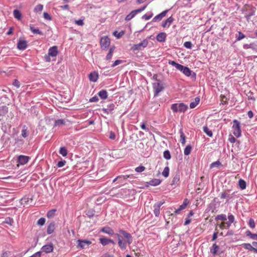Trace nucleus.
<instances>
[{"label": "nucleus", "instance_id": "obj_1", "mask_svg": "<svg viewBox=\"0 0 257 257\" xmlns=\"http://www.w3.org/2000/svg\"><path fill=\"white\" fill-rule=\"evenodd\" d=\"M119 233H116L115 236L117 238L118 246L121 250L126 248L127 244L130 245L133 241L132 235L126 231L120 229Z\"/></svg>", "mask_w": 257, "mask_h": 257}, {"label": "nucleus", "instance_id": "obj_2", "mask_svg": "<svg viewBox=\"0 0 257 257\" xmlns=\"http://www.w3.org/2000/svg\"><path fill=\"white\" fill-rule=\"evenodd\" d=\"M233 135L237 138H239L241 135L240 123L236 119L233 120V125L232 126Z\"/></svg>", "mask_w": 257, "mask_h": 257}, {"label": "nucleus", "instance_id": "obj_3", "mask_svg": "<svg viewBox=\"0 0 257 257\" xmlns=\"http://www.w3.org/2000/svg\"><path fill=\"white\" fill-rule=\"evenodd\" d=\"M187 108V105L183 103H174L171 106V109L174 112H184Z\"/></svg>", "mask_w": 257, "mask_h": 257}, {"label": "nucleus", "instance_id": "obj_4", "mask_svg": "<svg viewBox=\"0 0 257 257\" xmlns=\"http://www.w3.org/2000/svg\"><path fill=\"white\" fill-rule=\"evenodd\" d=\"M58 51L57 47L56 46L50 47L48 50V53L44 57V59L46 62L51 61L50 57H55L58 55Z\"/></svg>", "mask_w": 257, "mask_h": 257}, {"label": "nucleus", "instance_id": "obj_5", "mask_svg": "<svg viewBox=\"0 0 257 257\" xmlns=\"http://www.w3.org/2000/svg\"><path fill=\"white\" fill-rule=\"evenodd\" d=\"M148 40L144 39L141 43L134 45L131 49L134 51L141 50L142 49L146 48L148 46Z\"/></svg>", "mask_w": 257, "mask_h": 257}, {"label": "nucleus", "instance_id": "obj_6", "mask_svg": "<svg viewBox=\"0 0 257 257\" xmlns=\"http://www.w3.org/2000/svg\"><path fill=\"white\" fill-rule=\"evenodd\" d=\"M153 88L154 91V96H157L160 92L164 90V86L163 83L157 82L153 83Z\"/></svg>", "mask_w": 257, "mask_h": 257}, {"label": "nucleus", "instance_id": "obj_7", "mask_svg": "<svg viewBox=\"0 0 257 257\" xmlns=\"http://www.w3.org/2000/svg\"><path fill=\"white\" fill-rule=\"evenodd\" d=\"M146 7L147 5H145L139 9L132 11L128 15L126 16L125 20L127 21H130L131 19L134 18L136 15L145 10Z\"/></svg>", "mask_w": 257, "mask_h": 257}, {"label": "nucleus", "instance_id": "obj_8", "mask_svg": "<svg viewBox=\"0 0 257 257\" xmlns=\"http://www.w3.org/2000/svg\"><path fill=\"white\" fill-rule=\"evenodd\" d=\"M100 45L102 49H105L110 45V39L107 36H104L100 39Z\"/></svg>", "mask_w": 257, "mask_h": 257}, {"label": "nucleus", "instance_id": "obj_9", "mask_svg": "<svg viewBox=\"0 0 257 257\" xmlns=\"http://www.w3.org/2000/svg\"><path fill=\"white\" fill-rule=\"evenodd\" d=\"M28 47V42L24 39H20L17 43V48L20 50H24Z\"/></svg>", "mask_w": 257, "mask_h": 257}, {"label": "nucleus", "instance_id": "obj_10", "mask_svg": "<svg viewBox=\"0 0 257 257\" xmlns=\"http://www.w3.org/2000/svg\"><path fill=\"white\" fill-rule=\"evenodd\" d=\"M164 203V202H158L155 203L154 206V213L156 217H158L160 215V210L161 206Z\"/></svg>", "mask_w": 257, "mask_h": 257}, {"label": "nucleus", "instance_id": "obj_11", "mask_svg": "<svg viewBox=\"0 0 257 257\" xmlns=\"http://www.w3.org/2000/svg\"><path fill=\"white\" fill-rule=\"evenodd\" d=\"M30 158L27 156L20 155L18 157L17 162L21 165L26 164L29 161Z\"/></svg>", "mask_w": 257, "mask_h": 257}, {"label": "nucleus", "instance_id": "obj_12", "mask_svg": "<svg viewBox=\"0 0 257 257\" xmlns=\"http://www.w3.org/2000/svg\"><path fill=\"white\" fill-rule=\"evenodd\" d=\"M53 250V245L52 243H49L44 245L41 248V252H44L45 253H50L52 252Z\"/></svg>", "mask_w": 257, "mask_h": 257}, {"label": "nucleus", "instance_id": "obj_13", "mask_svg": "<svg viewBox=\"0 0 257 257\" xmlns=\"http://www.w3.org/2000/svg\"><path fill=\"white\" fill-rule=\"evenodd\" d=\"M99 75L97 72L93 71L88 75V78L90 81L95 82L97 81Z\"/></svg>", "mask_w": 257, "mask_h": 257}, {"label": "nucleus", "instance_id": "obj_14", "mask_svg": "<svg viewBox=\"0 0 257 257\" xmlns=\"http://www.w3.org/2000/svg\"><path fill=\"white\" fill-rule=\"evenodd\" d=\"M77 242L78 243V246L81 248H84L86 245L88 246L91 243L90 241L87 240L78 239Z\"/></svg>", "mask_w": 257, "mask_h": 257}, {"label": "nucleus", "instance_id": "obj_15", "mask_svg": "<svg viewBox=\"0 0 257 257\" xmlns=\"http://www.w3.org/2000/svg\"><path fill=\"white\" fill-rule=\"evenodd\" d=\"M115 107V104L112 103L108 104L106 108H103L102 110L105 113H109L114 109Z\"/></svg>", "mask_w": 257, "mask_h": 257}, {"label": "nucleus", "instance_id": "obj_16", "mask_svg": "<svg viewBox=\"0 0 257 257\" xmlns=\"http://www.w3.org/2000/svg\"><path fill=\"white\" fill-rule=\"evenodd\" d=\"M173 21V18L172 16H171L169 18H168L166 21L162 23V26L164 28H168L170 27V26L172 23Z\"/></svg>", "mask_w": 257, "mask_h": 257}, {"label": "nucleus", "instance_id": "obj_17", "mask_svg": "<svg viewBox=\"0 0 257 257\" xmlns=\"http://www.w3.org/2000/svg\"><path fill=\"white\" fill-rule=\"evenodd\" d=\"M100 231L108 234L110 235H112L114 234L113 230L108 226H105L102 228L100 230Z\"/></svg>", "mask_w": 257, "mask_h": 257}, {"label": "nucleus", "instance_id": "obj_18", "mask_svg": "<svg viewBox=\"0 0 257 257\" xmlns=\"http://www.w3.org/2000/svg\"><path fill=\"white\" fill-rule=\"evenodd\" d=\"M219 249V246L216 243H215L210 248V252L213 255H215V254H217Z\"/></svg>", "mask_w": 257, "mask_h": 257}, {"label": "nucleus", "instance_id": "obj_19", "mask_svg": "<svg viewBox=\"0 0 257 257\" xmlns=\"http://www.w3.org/2000/svg\"><path fill=\"white\" fill-rule=\"evenodd\" d=\"M241 245L246 249L250 251L253 250L254 252L257 253V249L253 247L250 243H244L242 244Z\"/></svg>", "mask_w": 257, "mask_h": 257}, {"label": "nucleus", "instance_id": "obj_20", "mask_svg": "<svg viewBox=\"0 0 257 257\" xmlns=\"http://www.w3.org/2000/svg\"><path fill=\"white\" fill-rule=\"evenodd\" d=\"M168 63L170 65H171L174 66L177 70H178L180 71H181V70H182V68H183V65H182L179 63H177L174 61H171V60H170L169 61Z\"/></svg>", "mask_w": 257, "mask_h": 257}, {"label": "nucleus", "instance_id": "obj_21", "mask_svg": "<svg viewBox=\"0 0 257 257\" xmlns=\"http://www.w3.org/2000/svg\"><path fill=\"white\" fill-rule=\"evenodd\" d=\"M166 34L165 33H160L156 37V39L158 41L162 42H164L166 40Z\"/></svg>", "mask_w": 257, "mask_h": 257}, {"label": "nucleus", "instance_id": "obj_22", "mask_svg": "<svg viewBox=\"0 0 257 257\" xmlns=\"http://www.w3.org/2000/svg\"><path fill=\"white\" fill-rule=\"evenodd\" d=\"M98 96L102 99H105L108 97L107 92L105 90H101L98 93Z\"/></svg>", "mask_w": 257, "mask_h": 257}, {"label": "nucleus", "instance_id": "obj_23", "mask_svg": "<svg viewBox=\"0 0 257 257\" xmlns=\"http://www.w3.org/2000/svg\"><path fill=\"white\" fill-rule=\"evenodd\" d=\"M181 72H183V73L187 76H190L191 73L190 69L188 67L184 66Z\"/></svg>", "mask_w": 257, "mask_h": 257}, {"label": "nucleus", "instance_id": "obj_24", "mask_svg": "<svg viewBox=\"0 0 257 257\" xmlns=\"http://www.w3.org/2000/svg\"><path fill=\"white\" fill-rule=\"evenodd\" d=\"M200 98L198 97H196L194 101L190 103V108H195L199 103L200 102Z\"/></svg>", "mask_w": 257, "mask_h": 257}, {"label": "nucleus", "instance_id": "obj_25", "mask_svg": "<svg viewBox=\"0 0 257 257\" xmlns=\"http://www.w3.org/2000/svg\"><path fill=\"white\" fill-rule=\"evenodd\" d=\"M161 181L158 179H154L148 182V184L151 186H156L159 185Z\"/></svg>", "mask_w": 257, "mask_h": 257}, {"label": "nucleus", "instance_id": "obj_26", "mask_svg": "<svg viewBox=\"0 0 257 257\" xmlns=\"http://www.w3.org/2000/svg\"><path fill=\"white\" fill-rule=\"evenodd\" d=\"M55 229V224L53 222H52L49 224L47 228V233L50 234L52 233Z\"/></svg>", "mask_w": 257, "mask_h": 257}, {"label": "nucleus", "instance_id": "obj_27", "mask_svg": "<svg viewBox=\"0 0 257 257\" xmlns=\"http://www.w3.org/2000/svg\"><path fill=\"white\" fill-rule=\"evenodd\" d=\"M246 235L253 240H257V234L252 233L250 231H246Z\"/></svg>", "mask_w": 257, "mask_h": 257}, {"label": "nucleus", "instance_id": "obj_28", "mask_svg": "<svg viewBox=\"0 0 257 257\" xmlns=\"http://www.w3.org/2000/svg\"><path fill=\"white\" fill-rule=\"evenodd\" d=\"M180 142L183 145H184L186 143V137L182 130H180Z\"/></svg>", "mask_w": 257, "mask_h": 257}, {"label": "nucleus", "instance_id": "obj_29", "mask_svg": "<svg viewBox=\"0 0 257 257\" xmlns=\"http://www.w3.org/2000/svg\"><path fill=\"white\" fill-rule=\"evenodd\" d=\"M114 50V47H111L109 49V52H108L107 55L106 56V60H109L111 59V57L112 56V54L113 53Z\"/></svg>", "mask_w": 257, "mask_h": 257}, {"label": "nucleus", "instance_id": "obj_30", "mask_svg": "<svg viewBox=\"0 0 257 257\" xmlns=\"http://www.w3.org/2000/svg\"><path fill=\"white\" fill-rule=\"evenodd\" d=\"M203 130L204 132L209 137H212L213 134L211 130H210L207 126H204L203 127Z\"/></svg>", "mask_w": 257, "mask_h": 257}, {"label": "nucleus", "instance_id": "obj_31", "mask_svg": "<svg viewBox=\"0 0 257 257\" xmlns=\"http://www.w3.org/2000/svg\"><path fill=\"white\" fill-rule=\"evenodd\" d=\"M65 123V121L64 119H59L55 120L54 125L55 126H60L64 125Z\"/></svg>", "mask_w": 257, "mask_h": 257}, {"label": "nucleus", "instance_id": "obj_32", "mask_svg": "<svg viewBox=\"0 0 257 257\" xmlns=\"http://www.w3.org/2000/svg\"><path fill=\"white\" fill-rule=\"evenodd\" d=\"M238 185L241 190H244L246 188V182L243 179H239L238 181Z\"/></svg>", "mask_w": 257, "mask_h": 257}, {"label": "nucleus", "instance_id": "obj_33", "mask_svg": "<svg viewBox=\"0 0 257 257\" xmlns=\"http://www.w3.org/2000/svg\"><path fill=\"white\" fill-rule=\"evenodd\" d=\"M99 241L102 245L105 246L109 244V238L102 237L99 238Z\"/></svg>", "mask_w": 257, "mask_h": 257}, {"label": "nucleus", "instance_id": "obj_34", "mask_svg": "<svg viewBox=\"0 0 257 257\" xmlns=\"http://www.w3.org/2000/svg\"><path fill=\"white\" fill-rule=\"evenodd\" d=\"M8 112V108L6 106H0V115H3Z\"/></svg>", "mask_w": 257, "mask_h": 257}, {"label": "nucleus", "instance_id": "obj_35", "mask_svg": "<svg viewBox=\"0 0 257 257\" xmlns=\"http://www.w3.org/2000/svg\"><path fill=\"white\" fill-rule=\"evenodd\" d=\"M232 198V196L227 193L226 192H223L222 193H221L220 194V198L223 199H225V198H227V200H229L230 199H231Z\"/></svg>", "mask_w": 257, "mask_h": 257}, {"label": "nucleus", "instance_id": "obj_36", "mask_svg": "<svg viewBox=\"0 0 257 257\" xmlns=\"http://www.w3.org/2000/svg\"><path fill=\"white\" fill-rule=\"evenodd\" d=\"M14 17L18 19V20H21V18H22V15H21V12L18 10H15L14 11Z\"/></svg>", "mask_w": 257, "mask_h": 257}, {"label": "nucleus", "instance_id": "obj_37", "mask_svg": "<svg viewBox=\"0 0 257 257\" xmlns=\"http://www.w3.org/2000/svg\"><path fill=\"white\" fill-rule=\"evenodd\" d=\"M28 135L29 133L27 131V127L26 125H24L22 130V136L23 138H26L28 136Z\"/></svg>", "mask_w": 257, "mask_h": 257}, {"label": "nucleus", "instance_id": "obj_38", "mask_svg": "<svg viewBox=\"0 0 257 257\" xmlns=\"http://www.w3.org/2000/svg\"><path fill=\"white\" fill-rule=\"evenodd\" d=\"M192 150V147L190 145H187L184 149V153L186 156L189 155Z\"/></svg>", "mask_w": 257, "mask_h": 257}, {"label": "nucleus", "instance_id": "obj_39", "mask_svg": "<svg viewBox=\"0 0 257 257\" xmlns=\"http://www.w3.org/2000/svg\"><path fill=\"white\" fill-rule=\"evenodd\" d=\"M187 206V204L185 202H184L182 205H181L179 207L176 209L175 212L177 214H178L181 210L184 209Z\"/></svg>", "mask_w": 257, "mask_h": 257}, {"label": "nucleus", "instance_id": "obj_40", "mask_svg": "<svg viewBox=\"0 0 257 257\" xmlns=\"http://www.w3.org/2000/svg\"><path fill=\"white\" fill-rule=\"evenodd\" d=\"M226 219H227L226 215L225 214H221L218 215L215 217V220H222V221H225Z\"/></svg>", "mask_w": 257, "mask_h": 257}, {"label": "nucleus", "instance_id": "obj_41", "mask_svg": "<svg viewBox=\"0 0 257 257\" xmlns=\"http://www.w3.org/2000/svg\"><path fill=\"white\" fill-rule=\"evenodd\" d=\"M169 168L168 167H166L162 172V175L167 178L169 176Z\"/></svg>", "mask_w": 257, "mask_h": 257}, {"label": "nucleus", "instance_id": "obj_42", "mask_svg": "<svg viewBox=\"0 0 257 257\" xmlns=\"http://www.w3.org/2000/svg\"><path fill=\"white\" fill-rule=\"evenodd\" d=\"M30 30L34 34H37L41 35H43V33L41 31H40L38 29H36L32 26L30 27Z\"/></svg>", "mask_w": 257, "mask_h": 257}, {"label": "nucleus", "instance_id": "obj_43", "mask_svg": "<svg viewBox=\"0 0 257 257\" xmlns=\"http://www.w3.org/2000/svg\"><path fill=\"white\" fill-rule=\"evenodd\" d=\"M59 153L63 157H65L67 155V150L65 147H61L60 149Z\"/></svg>", "mask_w": 257, "mask_h": 257}, {"label": "nucleus", "instance_id": "obj_44", "mask_svg": "<svg viewBox=\"0 0 257 257\" xmlns=\"http://www.w3.org/2000/svg\"><path fill=\"white\" fill-rule=\"evenodd\" d=\"M43 9V6L42 5L39 4L36 6L34 8L35 12H41L42 11Z\"/></svg>", "mask_w": 257, "mask_h": 257}, {"label": "nucleus", "instance_id": "obj_45", "mask_svg": "<svg viewBox=\"0 0 257 257\" xmlns=\"http://www.w3.org/2000/svg\"><path fill=\"white\" fill-rule=\"evenodd\" d=\"M163 156L164 158L167 160H170L171 159V154L168 150L165 151L163 153Z\"/></svg>", "mask_w": 257, "mask_h": 257}, {"label": "nucleus", "instance_id": "obj_46", "mask_svg": "<svg viewBox=\"0 0 257 257\" xmlns=\"http://www.w3.org/2000/svg\"><path fill=\"white\" fill-rule=\"evenodd\" d=\"M55 212H56L55 209H52V210H49L47 213V216L48 218L53 217L55 215Z\"/></svg>", "mask_w": 257, "mask_h": 257}, {"label": "nucleus", "instance_id": "obj_47", "mask_svg": "<svg viewBox=\"0 0 257 257\" xmlns=\"http://www.w3.org/2000/svg\"><path fill=\"white\" fill-rule=\"evenodd\" d=\"M221 165V163L219 161H217L216 162H214L211 164L210 167L211 168H214V167H218Z\"/></svg>", "mask_w": 257, "mask_h": 257}, {"label": "nucleus", "instance_id": "obj_48", "mask_svg": "<svg viewBox=\"0 0 257 257\" xmlns=\"http://www.w3.org/2000/svg\"><path fill=\"white\" fill-rule=\"evenodd\" d=\"M184 46L187 49H191L192 47V44L190 41L185 42L184 43Z\"/></svg>", "mask_w": 257, "mask_h": 257}, {"label": "nucleus", "instance_id": "obj_49", "mask_svg": "<svg viewBox=\"0 0 257 257\" xmlns=\"http://www.w3.org/2000/svg\"><path fill=\"white\" fill-rule=\"evenodd\" d=\"M145 170V167L144 166H139V167H137V168L135 169V171H136L137 172H138V173L142 172H143Z\"/></svg>", "mask_w": 257, "mask_h": 257}, {"label": "nucleus", "instance_id": "obj_50", "mask_svg": "<svg viewBox=\"0 0 257 257\" xmlns=\"http://www.w3.org/2000/svg\"><path fill=\"white\" fill-rule=\"evenodd\" d=\"M238 37L236 38V41H240L245 38V35L241 32H238Z\"/></svg>", "mask_w": 257, "mask_h": 257}, {"label": "nucleus", "instance_id": "obj_51", "mask_svg": "<svg viewBox=\"0 0 257 257\" xmlns=\"http://www.w3.org/2000/svg\"><path fill=\"white\" fill-rule=\"evenodd\" d=\"M45 221L46 220L44 218H41L38 220L37 224L41 226L45 224Z\"/></svg>", "mask_w": 257, "mask_h": 257}, {"label": "nucleus", "instance_id": "obj_52", "mask_svg": "<svg viewBox=\"0 0 257 257\" xmlns=\"http://www.w3.org/2000/svg\"><path fill=\"white\" fill-rule=\"evenodd\" d=\"M163 18L162 17V16H161L160 14H159L158 15H157L156 16H155L153 19V22H157V21H160L162 20Z\"/></svg>", "mask_w": 257, "mask_h": 257}, {"label": "nucleus", "instance_id": "obj_53", "mask_svg": "<svg viewBox=\"0 0 257 257\" xmlns=\"http://www.w3.org/2000/svg\"><path fill=\"white\" fill-rule=\"evenodd\" d=\"M66 163V162L65 160H62V161H59L57 163V166L58 168H61L65 165Z\"/></svg>", "mask_w": 257, "mask_h": 257}, {"label": "nucleus", "instance_id": "obj_54", "mask_svg": "<svg viewBox=\"0 0 257 257\" xmlns=\"http://www.w3.org/2000/svg\"><path fill=\"white\" fill-rule=\"evenodd\" d=\"M218 226L220 229H226V226L225 222H221L220 224H218L216 227ZM215 230H217V227H216Z\"/></svg>", "mask_w": 257, "mask_h": 257}, {"label": "nucleus", "instance_id": "obj_55", "mask_svg": "<svg viewBox=\"0 0 257 257\" xmlns=\"http://www.w3.org/2000/svg\"><path fill=\"white\" fill-rule=\"evenodd\" d=\"M152 16H153V14H152V13L150 15L145 14L142 17V18L143 19H145V20H149L152 17Z\"/></svg>", "mask_w": 257, "mask_h": 257}, {"label": "nucleus", "instance_id": "obj_56", "mask_svg": "<svg viewBox=\"0 0 257 257\" xmlns=\"http://www.w3.org/2000/svg\"><path fill=\"white\" fill-rule=\"evenodd\" d=\"M116 135L115 133L112 131L110 132L109 135V138L111 140H114L115 139Z\"/></svg>", "mask_w": 257, "mask_h": 257}, {"label": "nucleus", "instance_id": "obj_57", "mask_svg": "<svg viewBox=\"0 0 257 257\" xmlns=\"http://www.w3.org/2000/svg\"><path fill=\"white\" fill-rule=\"evenodd\" d=\"M128 177L129 176L128 175H125V176H118L113 180V182H115L117 180V179H123V180H125V179H127L128 178Z\"/></svg>", "mask_w": 257, "mask_h": 257}, {"label": "nucleus", "instance_id": "obj_58", "mask_svg": "<svg viewBox=\"0 0 257 257\" xmlns=\"http://www.w3.org/2000/svg\"><path fill=\"white\" fill-rule=\"evenodd\" d=\"M122 62V60H117L114 62V63L112 64L111 67H114L115 66L121 64Z\"/></svg>", "mask_w": 257, "mask_h": 257}, {"label": "nucleus", "instance_id": "obj_59", "mask_svg": "<svg viewBox=\"0 0 257 257\" xmlns=\"http://www.w3.org/2000/svg\"><path fill=\"white\" fill-rule=\"evenodd\" d=\"M43 16H44V18L46 20H52V18L50 16V15L46 12L44 13Z\"/></svg>", "mask_w": 257, "mask_h": 257}, {"label": "nucleus", "instance_id": "obj_60", "mask_svg": "<svg viewBox=\"0 0 257 257\" xmlns=\"http://www.w3.org/2000/svg\"><path fill=\"white\" fill-rule=\"evenodd\" d=\"M248 224L250 227H251V228H253L255 227V223L252 219H250Z\"/></svg>", "mask_w": 257, "mask_h": 257}, {"label": "nucleus", "instance_id": "obj_61", "mask_svg": "<svg viewBox=\"0 0 257 257\" xmlns=\"http://www.w3.org/2000/svg\"><path fill=\"white\" fill-rule=\"evenodd\" d=\"M13 84L14 86H15L17 88H19L20 87V82L17 79L15 80Z\"/></svg>", "mask_w": 257, "mask_h": 257}, {"label": "nucleus", "instance_id": "obj_62", "mask_svg": "<svg viewBox=\"0 0 257 257\" xmlns=\"http://www.w3.org/2000/svg\"><path fill=\"white\" fill-rule=\"evenodd\" d=\"M75 23L78 26H83L84 25L83 21L80 19L75 21Z\"/></svg>", "mask_w": 257, "mask_h": 257}, {"label": "nucleus", "instance_id": "obj_63", "mask_svg": "<svg viewBox=\"0 0 257 257\" xmlns=\"http://www.w3.org/2000/svg\"><path fill=\"white\" fill-rule=\"evenodd\" d=\"M228 219L229 223H233L234 220V216L232 214H229L228 216Z\"/></svg>", "mask_w": 257, "mask_h": 257}, {"label": "nucleus", "instance_id": "obj_64", "mask_svg": "<svg viewBox=\"0 0 257 257\" xmlns=\"http://www.w3.org/2000/svg\"><path fill=\"white\" fill-rule=\"evenodd\" d=\"M228 140L231 143H232V144L234 143L236 141L235 138L232 135L229 136Z\"/></svg>", "mask_w": 257, "mask_h": 257}]
</instances>
